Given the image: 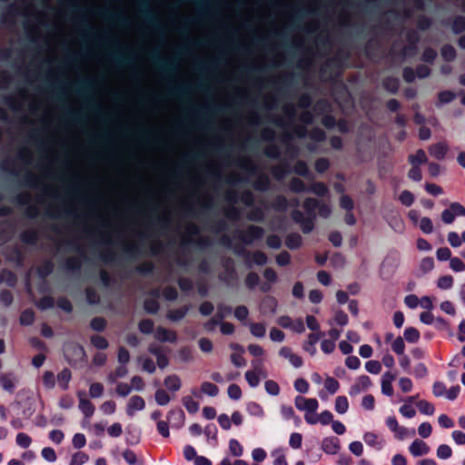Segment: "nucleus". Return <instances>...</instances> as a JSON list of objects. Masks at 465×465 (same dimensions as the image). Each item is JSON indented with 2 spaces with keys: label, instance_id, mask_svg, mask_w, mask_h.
<instances>
[{
  "label": "nucleus",
  "instance_id": "nucleus-17",
  "mask_svg": "<svg viewBox=\"0 0 465 465\" xmlns=\"http://www.w3.org/2000/svg\"><path fill=\"white\" fill-rule=\"evenodd\" d=\"M72 373L67 368L62 370L57 375V383L62 390H67L69 381H71Z\"/></svg>",
  "mask_w": 465,
  "mask_h": 465
},
{
  "label": "nucleus",
  "instance_id": "nucleus-18",
  "mask_svg": "<svg viewBox=\"0 0 465 465\" xmlns=\"http://www.w3.org/2000/svg\"><path fill=\"white\" fill-rule=\"evenodd\" d=\"M73 351L74 360L82 359L84 355L83 347L76 344H67L64 348V351L66 357L70 356V351Z\"/></svg>",
  "mask_w": 465,
  "mask_h": 465
},
{
  "label": "nucleus",
  "instance_id": "nucleus-19",
  "mask_svg": "<svg viewBox=\"0 0 465 465\" xmlns=\"http://www.w3.org/2000/svg\"><path fill=\"white\" fill-rule=\"evenodd\" d=\"M79 410L84 415L85 418H90L94 415L95 408L94 405L89 401H81L79 402Z\"/></svg>",
  "mask_w": 465,
  "mask_h": 465
},
{
  "label": "nucleus",
  "instance_id": "nucleus-58",
  "mask_svg": "<svg viewBox=\"0 0 465 465\" xmlns=\"http://www.w3.org/2000/svg\"><path fill=\"white\" fill-rule=\"evenodd\" d=\"M391 349L395 353L399 355L404 354L405 344L401 337H398L393 341Z\"/></svg>",
  "mask_w": 465,
  "mask_h": 465
},
{
  "label": "nucleus",
  "instance_id": "nucleus-23",
  "mask_svg": "<svg viewBox=\"0 0 465 465\" xmlns=\"http://www.w3.org/2000/svg\"><path fill=\"white\" fill-rule=\"evenodd\" d=\"M324 388L329 394L332 395L339 391L340 383L334 378L328 376L324 381Z\"/></svg>",
  "mask_w": 465,
  "mask_h": 465
},
{
  "label": "nucleus",
  "instance_id": "nucleus-12",
  "mask_svg": "<svg viewBox=\"0 0 465 465\" xmlns=\"http://www.w3.org/2000/svg\"><path fill=\"white\" fill-rule=\"evenodd\" d=\"M298 205H299L298 199H293L289 203L288 200L282 195L277 196L272 203V207L275 211H286L289 206L297 207Z\"/></svg>",
  "mask_w": 465,
  "mask_h": 465
},
{
  "label": "nucleus",
  "instance_id": "nucleus-2",
  "mask_svg": "<svg viewBox=\"0 0 465 465\" xmlns=\"http://www.w3.org/2000/svg\"><path fill=\"white\" fill-rule=\"evenodd\" d=\"M457 216H465V207L455 202L451 203L450 207L442 212L441 220L444 223L450 224Z\"/></svg>",
  "mask_w": 465,
  "mask_h": 465
},
{
  "label": "nucleus",
  "instance_id": "nucleus-47",
  "mask_svg": "<svg viewBox=\"0 0 465 465\" xmlns=\"http://www.w3.org/2000/svg\"><path fill=\"white\" fill-rule=\"evenodd\" d=\"M399 200L405 206H411L414 203V195L410 191H402L399 196Z\"/></svg>",
  "mask_w": 465,
  "mask_h": 465
},
{
  "label": "nucleus",
  "instance_id": "nucleus-38",
  "mask_svg": "<svg viewBox=\"0 0 465 465\" xmlns=\"http://www.w3.org/2000/svg\"><path fill=\"white\" fill-rule=\"evenodd\" d=\"M419 411L425 415H432L435 411L434 406L427 401H420L417 403Z\"/></svg>",
  "mask_w": 465,
  "mask_h": 465
},
{
  "label": "nucleus",
  "instance_id": "nucleus-35",
  "mask_svg": "<svg viewBox=\"0 0 465 465\" xmlns=\"http://www.w3.org/2000/svg\"><path fill=\"white\" fill-rule=\"evenodd\" d=\"M420 229L426 234H430L433 232V223L430 218L423 217L419 222Z\"/></svg>",
  "mask_w": 465,
  "mask_h": 465
},
{
  "label": "nucleus",
  "instance_id": "nucleus-3",
  "mask_svg": "<svg viewBox=\"0 0 465 465\" xmlns=\"http://www.w3.org/2000/svg\"><path fill=\"white\" fill-rule=\"evenodd\" d=\"M294 405L299 411L309 412H316L319 408V402L314 398H304L297 396L294 399Z\"/></svg>",
  "mask_w": 465,
  "mask_h": 465
},
{
  "label": "nucleus",
  "instance_id": "nucleus-27",
  "mask_svg": "<svg viewBox=\"0 0 465 465\" xmlns=\"http://www.w3.org/2000/svg\"><path fill=\"white\" fill-rule=\"evenodd\" d=\"M285 244L290 249H297L302 244V237L298 233H292L287 236Z\"/></svg>",
  "mask_w": 465,
  "mask_h": 465
},
{
  "label": "nucleus",
  "instance_id": "nucleus-8",
  "mask_svg": "<svg viewBox=\"0 0 465 465\" xmlns=\"http://www.w3.org/2000/svg\"><path fill=\"white\" fill-rule=\"evenodd\" d=\"M430 450V449L427 443L418 439L413 440L412 443L409 446V451L414 457L427 455Z\"/></svg>",
  "mask_w": 465,
  "mask_h": 465
},
{
  "label": "nucleus",
  "instance_id": "nucleus-61",
  "mask_svg": "<svg viewBox=\"0 0 465 465\" xmlns=\"http://www.w3.org/2000/svg\"><path fill=\"white\" fill-rule=\"evenodd\" d=\"M431 432H432V427L429 422H422L418 427V433L421 438L426 439V438L430 437Z\"/></svg>",
  "mask_w": 465,
  "mask_h": 465
},
{
  "label": "nucleus",
  "instance_id": "nucleus-45",
  "mask_svg": "<svg viewBox=\"0 0 465 465\" xmlns=\"http://www.w3.org/2000/svg\"><path fill=\"white\" fill-rule=\"evenodd\" d=\"M187 311V307H182L176 310H172L168 312V318L172 321H179L185 316Z\"/></svg>",
  "mask_w": 465,
  "mask_h": 465
},
{
  "label": "nucleus",
  "instance_id": "nucleus-1",
  "mask_svg": "<svg viewBox=\"0 0 465 465\" xmlns=\"http://www.w3.org/2000/svg\"><path fill=\"white\" fill-rule=\"evenodd\" d=\"M303 208L307 213V217L299 211L294 210L292 213V219L298 223L303 232L308 233L312 231L314 227L315 210L319 209V215L323 218H327L331 213V208L327 203H319V202L313 198H307L303 203Z\"/></svg>",
  "mask_w": 465,
  "mask_h": 465
},
{
  "label": "nucleus",
  "instance_id": "nucleus-36",
  "mask_svg": "<svg viewBox=\"0 0 465 465\" xmlns=\"http://www.w3.org/2000/svg\"><path fill=\"white\" fill-rule=\"evenodd\" d=\"M261 378H262V375L257 372L250 371L245 372V379L252 388H255L259 385Z\"/></svg>",
  "mask_w": 465,
  "mask_h": 465
},
{
  "label": "nucleus",
  "instance_id": "nucleus-5",
  "mask_svg": "<svg viewBox=\"0 0 465 465\" xmlns=\"http://www.w3.org/2000/svg\"><path fill=\"white\" fill-rule=\"evenodd\" d=\"M17 382H18V378L14 373L0 372V386L5 391H8L10 393L14 392L16 388Z\"/></svg>",
  "mask_w": 465,
  "mask_h": 465
},
{
  "label": "nucleus",
  "instance_id": "nucleus-46",
  "mask_svg": "<svg viewBox=\"0 0 465 465\" xmlns=\"http://www.w3.org/2000/svg\"><path fill=\"white\" fill-rule=\"evenodd\" d=\"M41 455L48 462H54L57 459L55 450L51 447H45L41 450Z\"/></svg>",
  "mask_w": 465,
  "mask_h": 465
},
{
  "label": "nucleus",
  "instance_id": "nucleus-64",
  "mask_svg": "<svg viewBox=\"0 0 465 465\" xmlns=\"http://www.w3.org/2000/svg\"><path fill=\"white\" fill-rule=\"evenodd\" d=\"M452 30L458 34L465 30V18L462 16H458L454 19L452 24Z\"/></svg>",
  "mask_w": 465,
  "mask_h": 465
},
{
  "label": "nucleus",
  "instance_id": "nucleus-11",
  "mask_svg": "<svg viewBox=\"0 0 465 465\" xmlns=\"http://www.w3.org/2000/svg\"><path fill=\"white\" fill-rule=\"evenodd\" d=\"M322 335L323 334L320 331L310 333L307 337V341L303 344V350L311 355H315L317 352L316 343Z\"/></svg>",
  "mask_w": 465,
  "mask_h": 465
},
{
  "label": "nucleus",
  "instance_id": "nucleus-7",
  "mask_svg": "<svg viewBox=\"0 0 465 465\" xmlns=\"http://www.w3.org/2000/svg\"><path fill=\"white\" fill-rule=\"evenodd\" d=\"M322 449L327 454H337L341 449L339 439L335 437L324 438L322 442Z\"/></svg>",
  "mask_w": 465,
  "mask_h": 465
},
{
  "label": "nucleus",
  "instance_id": "nucleus-53",
  "mask_svg": "<svg viewBox=\"0 0 465 465\" xmlns=\"http://www.w3.org/2000/svg\"><path fill=\"white\" fill-rule=\"evenodd\" d=\"M89 393L92 398H99L104 393V386L102 383L94 382L90 385Z\"/></svg>",
  "mask_w": 465,
  "mask_h": 465
},
{
  "label": "nucleus",
  "instance_id": "nucleus-34",
  "mask_svg": "<svg viewBox=\"0 0 465 465\" xmlns=\"http://www.w3.org/2000/svg\"><path fill=\"white\" fill-rule=\"evenodd\" d=\"M229 450L232 456L241 457L243 453V448L241 443L235 440L232 439L229 441Z\"/></svg>",
  "mask_w": 465,
  "mask_h": 465
},
{
  "label": "nucleus",
  "instance_id": "nucleus-60",
  "mask_svg": "<svg viewBox=\"0 0 465 465\" xmlns=\"http://www.w3.org/2000/svg\"><path fill=\"white\" fill-rule=\"evenodd\" d=\"M335 347L336 342L331 339L322 340L321 342V350L326 354L331 353L335 350Z\"/></svg>",
  "mask_w": 465,
  "mask_h": 465
},
{
  "label": "nucleus",
  "instance_id": "nucleus-24",
  "mask_svg": "<svg viewBox=\"0 0 465 465\" xmlns=\"http://www.w3.org/2000/svg\"><path fill=\"white\" fill-rule=\"evenodd\" d=\"M201 392L211 397H215L219 392V389L215 384L204 381L201 385Z\"/></svg>",
  "mask_w": 465,
  "mask_h": 465
},
{
  "label": "nucleus",
  "instance_id": "nucleus-40",
  "mask_svg": "<svg viewBox=\"0 0 465 465\" xmlns=\"http://www.w3.org/2000/svg\"><path fill=\"white\" fill-rule=\"evenodd\" d=\"M427 160L426 153L423 150H419L417 153L413 155H411L409 157V161L412 165H419L420 163H425Z\"/></svg>",
  "mask_w": 465,
  "mask_h": 465
},
{
  "label": "nucleus",
  "instance_id": "nucleus-54",
  "mask_svg": "<svg viewBox=\"0 0 465 465\" xmlns=\"http://www.w3.org/2000/svg\"><path fill=\"white\" fill-rule=\"evenodd\" d=\"M447 240L453 248H458L462 244L460 236L456 232H450L447 235Z\"/></svg>",
  "mask_w": 465,
  "mask_h": 465
},
{
  "label": "nucleus",
  "instance_id": "nucleus-20",
  "mask_svg": "<svg viewBox=\"0 0 465 465\" xmlns=\"http://www.w3.org/2000/svg\"><path fill=\"white\" fill-rule=\"evenodd\" d=\"M167 419L169 421L173 420L176 424L182 425L184 421V413L182 409L171 410L167 414Z\"/></svg>",
  "mask_w": 465,
  "mask_h": 465
},
{
  "label": "nucleus",
  "instance_id": "nucleus-32",
  "mask_svg": "<svg viewBox=\"0 0 465 465\" xmlns=\"http://www.w3.org/2000/svg\"><path fill=\"white\" fill-rule=\"evenodd\" d=\"M395 438L402 440L407 437H413L415 435V430L414 429H408L402 426H400L395 431Z\"/></svg>",
  "mask_w": 465,
  "mask_h": 465
},
{
  "label": "nucleus",
  "instance_id": "nucleus-52",
  "mask_svg": "<svg viewBox=\"0 0 465 465\" xmlns=\"http://www.w3.org/2000/svg\"><path fill=\"white\" fill-rule=\"evenodd\" d=\"M21 239L26 243L33 244L37 241V233L34 230H26L22 233Z\"/></svg>",
  "mask_w": 465,
  "mask_h": 465
},
{
  "label": "nucleus",
  "instance_id": "nucleus-55",
  "mask_svg": "<svg viewBox=\"0 0 465 465\" xmlns=\"http://www.w3.org/2000/svg\"><path fill=\"white\" fill-rule=\"evenodd\" d=\"M302 436L299 432H293L290 435L289 445L292 449H299L302 446Z\"/></svg>",
  "mask_w": 465,
  "mask_h": 465
},
{
  "label": "nucleus",
  "instance_id": "nucleus-48",
  "mask_svg": "<svg viewBox=\"0 0 465 465\" xmlns=\"http://www.w3.org/2000/svg\"><path fill=\"white\" fill-rule=\"evenodd\" d=\"M251 364L252 370H250V371L257 372L261 374L262 378L267 376V372L263 369V361L262 359L253 360Z\"/></svg>",
  "mask_w": 465,
  "mask_h": 465
},
{
  "label": "nucleus",
  "instance_id": "nucleus-21",
  "mask_svg": "<svg viewBox=\"0 0 465 465\" xmlns=\"http://www.w3.org/2000/svg\"><path fill=\"white\" fill-rule=\"evenodd\" d=\"M182 402L189 413L193 414L199 411V403L191 396L183 397Z\"/></svg>",
  "mask_w": 465,
  "mask_h": 465
},
{
  "label": "nucleus",
  "instance_id": "nucleus-43",
  "mask_svg": "<svg viewBox=\"0 0 465 465\" xmlns=\"http://www.w3.org/2000/svg\"><path fill=\"white\" fill-rule=\"evenodd\" d=\"M265 391L272 396H277L280 393V387L277 382L272 380H268L264 383Z\"/></svg>",
  "mask_w": 465,
  "mask_h": 465
},
{
  "label": "nucleus",
  "instance_id": "nucleus-28",
  "mask_svg": "<svg viewBox=\"0 0 465 465\" xmlns=\"http://www.w3.org/2000/svg\"><path fill=\"white\" fill-rule=\"evenodd\" d=\"M247 411L250 415L262 418L264 416V411L262 407L257 402H249L247 404Z\"/></svg>",
  "mask_w": 465,
  "mask_h": 465
},
{
  "label": "nucleus",
  "instance_id": "nucleus-26",
  "mask_svg": "<svg viewBox=\"0 0 465 465\" xmlns=\"http://www.w3.org/2000/svg\"><path fill=\"white\" fill-rule=\"evenodd\" d=\"M270 179L267 175L262 174L258 176L254 183V188L259 191H267L270 187Z\"/></svg>",
  "mask_w": 465,
  "mask_h": 465
},
{
  "label": "nucleus",
  "instance_id": "nucleus-4",
  "mask_svg": "<svg viewBox=\"0 0 465 465\" xmlns=\"http://www.w3.org/2000/svg\"><path fill=\"white\" fill-rule=\"evenodd\" d=\"M371 385L372 382L371 379L367 375H361L357 379L355 383L351 386L349 393L351 396H356L367 391Z\"/></svg>",
  "mask_w": 465,
  "mask_h": 465
},
{
  "label": "nucleus",
  "instance_id": "nucleus-44",
  "mask_svg": "<svg viewBox=\"0 0 465 465\" xmlns=\"http://www.w3.org/2000/svg\"><path fill=\"white\" fill-rule=\"evenodd\" d=\"M250 331L251 333L257 338H262L266 332L265 326L262 323H252L250 325Z\"/></svg>",
  "mask_w": 465,
  "mask_h": 465
},
{
  "label": "nucleus",
  "instance_id": "nucleus-57",
  "mask_svg": "<svg viewBox=\"0 0 465 465\" xmlns=\"http://www.w3.org/2000/svg\"><path fill=\"white\" fill-rule=\"evenodd\" d=\"M116 409V404L114 401H106L101 406V411L105 415H111L114 413Z\"/></svg>",
  "mask_w": 465,
  "mask_h": 465
},
{
  "label": "nucleus",
  "instance_id": "nucleus-25",
  "mask_svg": "<svg viewBox=\"0 0 465 465\" xmlns=\"http://www.w3.org/2000/svg\"><path fill=\"white\" fill-rule=\"evenodd\" d=\"M154 399L156 403L160 406H165L171 401L169 394L163 389H159L155 391Z\"/></svg>",
  "mask_w": 465,
  "mask_h": 465
},
{
  "label": "nucleus",
  "instance_id": "nucleus-42",
  "mask_svg": "<svg viewBox=\"0 0 465 465\" xmlns=\"http://www.w3.org/2000/svg\"><path fill=\"white\" fill-rule=\"evenodd\" d=\"M16 282L14 273L9 271L4 270L0 272V283L6 282L8 285L13 286Z\"/></svg>",
  "mask_w": 465,
  "mask_h": 465
},
{
  "label": "nucleus",
  "instance_id": "nucleus-37",
  "mask_svg": "<svg viewBox=\"0 0 465 465\" xmlns=\"http://www.w3.org/2000/svg\"><path fill=\"white\" fill-rule=\"evenodd\" d=\"M15 442L19 447L26 449L31 445L32 439L26 433L19 432L16 435Z\"/></svg>",
  "mask_w": 465,
  "mask_h": 465
},
{
  "label": "nucleus",
  "instance_id": "nucleus-13",
  "mask_svg": "<svg viewBox=\"0 0 465 465\" xmlns=\"http://www.w3.org/2000/svg\"><path fill=\"white\" fill-rule=\"evenodd\" d=\"M448 151L449 146L446 143H438L429 148L430 154L438 160L444 159Z\"/></svg>",
  "mask_w": 465,
  "mask_h": 465
},
{
  "label": "nucleus",
  "instance_id": "nucleus-56",
  "mask_svg": "<svg viewBox=\"0 0 465 465\" xmlns=\"http://www.w3.org/2000/svg\"><path fill=\"white\" fill-rule=\"evenodd\" d=\"M365 369L371 374H379L381 371V365L378 361H369L365 363Z\"/></svg>",
  "mask_w": 465,
  "mask_h": 465
},
{
  "label": "nucleus",
  "instance_id": "nucleus-9",
  "mask_svg": "<svg viewBox=\"0 0 465 465\" xmlns=\"http://www.w3.org/2000/svg\"><path fill=\"white\" fill-rule=\"evenodd\" d=\"M263 235V230L261 227L252 225L242 233V241L250 244L255 240L262 238Z\"/></svg>",
  "mask_w": 465,
  "mask_h": 465
},
{
  "label": "nucleus",
  "instance_id": "nucleus-62",
  "mask_svg": "<svg viewBox=\"0 0 465 465\" xmlns=\"http://www.w3.org/2000/svg\"><path fill=\"white\" fill-rule=\"evenodd\" d=\"M35 319L34 312L31 310H25L22 312L20 316V322L23 325H30L33 323Z\"/></svg>",
  "mask_w": 465,
  "mask_h": 465
},
{
  "label": "nucleus",
  "instance_id": "nucleus-33",
  "mask_svg": "<svg viewBox=\"0 0 465 465\" xmlns=\"http://www.w3.org/2000/svg\"><path fill=\"white\" fill-rule=\"evenodd\" d=\"M271 455L274 457L273 465H288L282 449H275L272 451Z\"/></svg>",
  "mask_w": 465,
  "mask_h": 465
},
{
  "label": "nucleus",
  "instance_id": "nucleus-51",
  "mask_svg": "<svg viewBox=\"0 0 465 465\" xmlns=\"http://www.w3.org/2000/svg\"><path fill=\"white\" fill-rule=\"evenodd\" d=\"M453 285V278L450 275H445L438 280L437 286L442 290H449Z\"/></svg>",
  "mask_w": 465,
  "mask_h": 465
},
{
  "label": "nucleus",
  "instance_id": "nucleus-59",
  "mask_svg": "<svg viewBox=\"0 0 465 465\" xmlns=\"http://www.w3.org/2000/svg\"><path fill=\"white\" fill-rule=\"evenodd\" d=\"M450 267L451 268V270L457 272L465 271L464 262L458 257L450 259Z\"/></svg>",
  "mask_w": 465,
  "mask_h": 465
},
{
  "label": "nucleus",
  "instance_id": "nucleus-50",
  "mask_svg": "<svg viewBox=\"0 0 465 465\" xmlns=\"http://www.w3.org/2000/svg\"><path fill=\"white\" fill-rule=\"evenodd\" d=\"M333 421V415L330 411H323L318 415L317 423L328 425Z\"/></svg>",
  "mask_w": 465,
  "mask_h": 465
},
{
  "label": "nucleus",
  "instance_id": "nucleus-14",
  "mask_svg": "<svg viewBox=\"0 0 465 465\" xmlns=\"http://www.w3.org/2000/svg\"><path fill=\"white\" fill-rule=\"evenodd\" d=\"M277 308V301L271 296L262 299L260 311L262 314L274 313Z\"/></svg>",
  "mask_w": 465,
  "mask_h": 465
},
{
  "label": "nucleus",
  "instance_id": "nucleus-31",
  "mask_svg": "<svg viewBox=\"0 0 465 465\" xmlns=\"http://www.w3.org/2000/svg\"><path fill=\"white\" fill-rule=\"evenodd\" d=\"M89 460V456L83 452L78 451L73 454L69 465H84Z\"/></svg>",
  "mask_w": 465,
  "mask_h": 465
},
{
  "label": "nucleus",
  "instance_id": "nucleus-15",
  "mask_svg": "<svg viewBox=\"0 0 465 465\" xmlns=\"http://www.w3.org/2000/svg\"><path fill=\"white\" fill-rule=\"evenodd\" d=\"M154 336L158 341H161L173 342L176 340L175 333L164 328H158L155 331Z\"/></svg>",
  "mask_w": 465,
  "mask_h": 465
},
{
  "label": "nucleus",
  "instance_id": "nucleus-16",
  "mask_svg": "<svg viewBox=\"0 0 465 465\" xmlns=\"http://www.w3.org/2000/svg\"><path fill=\"white\" fill-rule=\"evenodd\" d=\"M163 383L167 390L173 392L178 391L182 387L181 379L175 374L167 376Z\"/></svg>",
  "mask_w": 465,
  "mask_h": 465
},
{
  "label": "nucleus",
  "instance_id": "nucleus-49",
  "mask_svg": "<svg viewBox=\"0 0 465 465\" xmlns=\"http://www.w3.org/2000/svg\"><path fill=\"white\" fill-rule=\"evenodd\" d=\"M290 190L294 193H301V192L308 191L304 183L298 178H294L292 180V182L290 183Z\"/></svg>",
  "mask_w": 465,
  "mask_h": 465
},
{
  "label": "nucleus",
  "instance_id": "nucleus-22",
  "mask_svg": "<svg viewBox=\"0 0 465 465\" xmlns=\"http://www.w3.org/2000/svg\"><path fill=\"white\" fill-rule=\"evenodd\" d=\"M349 410V401L345 396H338L335 399V411L339 414H344Z\"/></svg>",
  "mask_w": 465,
  "mask_h": 465
},
{
  "label": "nucleus",
  "instance_id": "nucleus-63",
  "mask_svg": "<svg viewBox=\"0 0 465 465\" xmlns=\"http://www.w3.org/2000/svg\"><path fill=\"white\" fill-rule=\"evenodd\" d=\"M441 55L447 61H452L456 56L455 49L451 45H444L441 48Z\"/></svg>",
  "mask_w": 465,
  "mask_h": 465
},
{
  "label": "nucleus",
  "instance_id": "nucleus-10",
  "mask_svg": "<svg viewBox=\"0 0 465 465\" xmlns=\"http://www.w3.org/2000/svg\"><path fill=\"white\" fill-rule=\"evenodd\" d=\"M364 442L377 450H381L384 446V440L381 437L374 432H365L362 436Z\"/></svg>",
  "mask_w": 465,
  "mask_h": 465
},
{
  "label": "nucleus",
  "instance_id": "nucleus-29",
  "mask_svg": "<svg viewBox=\"0 0 465 465\" xmlns=\"http://www.w3.org/2000/svg\"><path fill=\"white\" fill-rule=\"evenodd\" d=\"M404 339L408 342H417L420 339V332L416 328L413 327H408L404 331Z\"/></svg>",
  "mask_w": 465,
  "mask_h": 465
},
{
  "label": "nucleus",
  "instance_id": "nucleus-30",
  "mask_svg": "<svg viewBox=\"0 0 465 465\" xmlns=\"http://www.w3.org/2000/svg\"><path fill=\"white\" fill-rule=\"evenodd\" d=\"M349 322V318L347 314L341 311H339L335 313L333 320L329 321V324L332 326L334 323L340 326H345Z\"/></svg>",
  "mask_w": 465,
  "mask_h": 465
},
{
  "label": "nucleus",
  "instance_id": "nucleus-41",
  "mask_svg": "<svg viewBox=\"0 0 465 465\" xmlns=\"http://www.w3.org/2000/svg\"><path fill=\"white\" fill-rule=\"evenodd\" d=\"M43 384L44 386L51 390L55 385V377L54 374L52 371H46L43 374Z\"/></svg>",
  "mask_w": 465,
  "mask_h": 465
},
{
  "label": "nucleus",
  "instance_id": "nucleus-6",
  "mask_svg": "<svg viewBox=\"0 0 465 465\" xmlns=\"http://www.w3.org/2000/svg\"><path fill=\"white\" fill-rule=\"evenodd\" d=\"M144 408L145 401L141 396H132L126 405V414L133 417L136 411H143Z\"/></svg>",
  "mask_w": 465,
  "mask_h": 465
},
{
  "label": "nucleus",
  "instance_id": "nucleus-39",
  "mask_svg": "<svg viewBox=\"0 0 465 465\" xmlns=\"http://www.w3.org/2000/svg\"><path fill=\"white\" fill-rule=\"evenodd\" d=\"M452 455L451 448L447 444H440L437 448V457L440 460H447Z\"/></svg>",
  "mask_w": 465,
  "mask_h": 465
}]
</instances>
